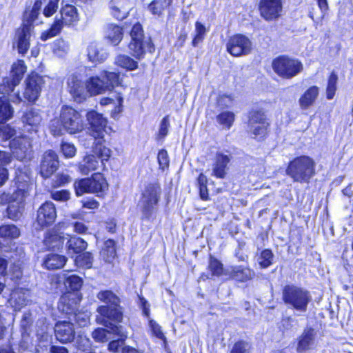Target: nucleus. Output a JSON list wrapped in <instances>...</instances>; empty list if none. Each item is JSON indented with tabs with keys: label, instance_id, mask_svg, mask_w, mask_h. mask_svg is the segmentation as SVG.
I'll use <instances>...</instances> for the list:
<instances>
[{
	"label": "nucleus",
	"instance_id": "f257e3e1",
	"mask_svg": "<svg viewBox=\"0 0 353 353\" xmlns=\"http://www.w3.org/2000/svg\"><path fill=\"white\" fill-rule=\"evenodd\" d=\"M97 296L101 301L108 305H101L97 308V311L99 315L97 316V322L110 328L112 333L120 336L121 339H125L127 334L123 331L122 326L115 325L112 322L120 323L123 319L119 297L110 290L101 291Z\"/></svg>",
	"mask_w": 353,
	"mask_h": 353
},
{
	"label": "nucleus",
	"instance_id": "f03ea898",
	"mask_svg": "<svg viewBox=\"0 0 353 353\" xmlns=\"http://www.w3.org/2000/svg\"><path fill=\"white\" fill-rule=\"evenodd\" d=\"M315 167L316 163L312 158L302 155L290 161L286 174L294 182L309 183L316 174Z\"/></svg>",
	"mask_w": 353,
	"mask_h": 353
},
{
	"label": "nucleus",
	"instance_id": "7ed1b4c3",
	"mask_svg": "<svg viewBox=\"0 0 353 353\" xmlns=\"http://www.w3.org/2000/svg\"><path fill=\"white\" fill-rule=\"evenodd\" d=\"M282 299L288 307L304 313L312 301L309 291L293 284H288L282 290Z\"/></svg>",
	"mask_w": 353,
	"mask_h": 353
},
{
	"label": "nucleus",
	"instance_id": "20e7f679",
	"mask_svg": "<svg viewBox=\"0 0 353 353\" xmlns=\"http://www.w3.org/2000/svg\"><path fill=\"white\" fill-rule=\"evenodd\" d=\"M130 34L131 41L128 48L131 55L137 59H143L147 52L152 53L154 51L155 48L151 38L144 34L142 26L139 23L133 25Z\"/></svg>",
	"mask_w": 353,
	"mask_h": 353
},
{
	"label": "nucleus",
	"instance_id": "39448f33",
	"mask_svg": "<svg viewBox=\"0 0 353 353\" xmlns=\"http://www.w3.org/2000/svg\"><path fill=\"white\" fill-rule=\"evenodd\" d=\"M119 84V74L113 72L103 71L99 75L86 79L88 95H97L110 90Z\"/></svg>",
	"mask_w": 353,
	"mask_h": 353
},
{
	"label": "nucleus",
	"instance_id": "423d86ee",
	"mask_svg": "<svg viewBox=\"0 0 353 353\" xmlns=\"http://www.w3.org/2000/svg\"><path fill=\"white\" fill-rule=\"evenodd\" d=\"M160 195L161 188L158 185L149 184L145 187L140 201L144 219H149L156 212Z\"/></svg>",
	"mask_w": 353,
	"mask_h": 353
},
{
	"label": "nucleus",
	"instance_id": "0eeeda50",
	"mask_svg": "<svg viewBox=\"0 0 353 353\" xmlns=\"http://www.w3.org/2000/svg\"><path fill=\"white\" fill-rule=\"evenodd\" d=\"M274 71L280 77L285 79H291L303 70V65L297 59L287 56H280L272 62Z\"/></svg>",
	"mask_w": 353,
	"mask_h": 353
},
{
	"label": "nucleus",
	"instance_id": "6e6552de",
	"mask_svg": "<svg viewBox=\"0 0 353 353\" xmlns=\"http://www.w3.org/2000/svg\"><path fill=\"white\" fill-rule=\"evenodd\" d=\"M59 120L63 128L70 134L79 132L83 128L79 112L68 105L61 108Z\"/></svg>",
	"mask_w": 353,
	"mask_h": 353
},
{
	"label": "nucleus",
	"instance_id": "1a4fd4ad",
	"mask_svg": "<svg viewBox=\"0 0 353 353\" xmlns=\"http://www.w3.org/2000/svg\"><path fill=\"white\" fill-rule=\"evenodd\" d=\"M67 89L77 103H81L89 97L86 80L80 73L74 72L68 76Z\"/></svg>",
	"mask_w": 353,
	"mask_h": 353
},
{
	"label": "nucleus",
	"instance_id": "9d476101",
	"mask_svg": "<svg viewBox=\"0 0 353 353\" xmlns=\"http://www.w3.org/2000/svg\"><path fill=\"white\" fill-rule=\"evenodd\" d=\"M26 71V66L23 60H18L12 65L10 77L3 79L0 84V92L3 94H10L14 90V87L19 84Z\"/></svg>",
	"mask_w": 353,
	"mask_h": 353
},
{
	"label": "nucleus",
	"instance_id": "9b49d317",
	"mask_svg": "<svg viewBox=\"0 0 353 353\" xmlns=\"http://www.w3.org/2000/svg\"><path fill=\"white\" fill-rule=\"evenodd\" d=\"M226 48L227 51L234 57L245 56L251 52L252 43L248 37L236 34L229 38Z\"/></svg>",
	"mask_w": 353,
	"mask_h": 353
},
{
	"label": "nucleus",
	"instance_id": "f8f14e48",
	"mask_svg": "<svg viewBox=\"0 0 353 353\" xmlns=\"http://www.w3.org/2000/svg\"><path fill=\"white\" fill-rule=\"evenodd\" d=\"M260 15L266 21L279 19L283 12L282 0H260L259 4Z\"/></svg>",
	"mask_w": 353,
	"mask_h": 353
},
{
	"label": "nucleus",
	"instance_id": "ddd939ff",
	"mask_svg": "<svg viewBox=\"0 0 353 353\" xmlns=\"http://www.w3.org/2000/svg\"><path fill=\"white\" fill-rule=\"evenodd\" d=\"M43 78L37 74H31L26 80V88L23 93L25 100L30 102L36 101L41 93Z\"/></svg>",
	"mask_w": 353,
	"mask_h": 353
},
{
	"label": "nucleus",
	"instance_id": "4468645a",
	"mask_svg": "<svg viewBox=\"0 0 353 353\" xmlns=\"http://www.w3.org/2000/svg\"><path fill=\"white\" fill-rule=\"evenodd\" d=\"M59 161L57 154L52 150L46 151L41 156L39 173L45 179L51 176L59 168Z\"/></svg>",
	"mask_w": 353,
	"mask_h": 353
},
{
	"label": "nucleus",
	"instance_id": "2eb2a0df",
	"mask_svg": "<svg viewBox=\"0 0 353 353\" xmlns=\"http://www.w3.org/2000/svg\"><path fill=\"white\" fill-rule=\"evenodd\" d=\"M248 126L255 137L265 136L269 126L265 113L261 110L252 111L249 115Z\"/></svg>",
	"mask_w": 353,
	"mask_h": 353
},
{
	"label": "nucleus",
	"instance_id": "dca6fc26",
	"mask_svg": "<svg viewBox=\"0 0 353 353\" xmlns=\"http://www.w3.org/2000/svg\"><path fill=\"white\" fill-rule=\"evenodd\" d=\"M34 26L21 24L15 31L14 43L17 44L18 52L26 54L30 48V41L33 32Z\"/></svg>",
	"mask_w": 353,
	"mask_h": 353
},
{
	"label": "nucleus",
	"instance_id": "f3484780",
	"mask_svg": "<svg viewBox=\"0 0 353 353\" xmlns=\"http://www.w3.org/2000/svg\"><path fill=\"white\" fill-rule=\"evenodd\" d=\"M57 218L54 204L51 201L43 203L37 210V222L41 227L52 225Z\"/></svg>",
	"mask_w": 353,
	"mask_h": 353
},
{
	"label": "nucleus",
	"instance_id": "a211bd4d",
	"mask_svg": "<svg viewBox=\"0 0 353 353\" xmlns=\"http://www.w3.org/2000/svg\"><path fill=\"white\" fill-rule=\"evenodd\" d=\"M317 331L312 327H305L298 338L296 351L299 353L313 350L316 346Z\"/></svg>",
	"mask_w": 353,
	"mask_h": 353
},
{
	"label": "nucleus",
	"instance_id": "6ab92c4d",
	"mask_svg": "<svg viewBox=\"0 0 353 353\" xmlns=\"http://www.w3.org/2000/svg\"><path fill=\"white\" fill-rule=\"evenodd\" d=\"M54 335L56 339L62 343L73 341L75 336L73 323L68 321H57L54 325Z\"/></svg>",
	"mask_w": 353,
	"mask_h": 353
},
{
	"label": "nucleus",
	"instance_id": "aec40b11",
	"mask_svg": "<svg viewBox=\"0 0 353 353\" xmlns=\"http://www.w3.org/2000/svg\"><path fill=\"white\" fill-rule=\"evenodd\" d=\"M10 148L17 159L23 160L31 152L30 142L28 138L19 137L10 141Z\"/></svg>",
	"mask_w": 353,
	"mask_h": 353
},
{
	"label": "nucleus",
	"instance_id": "412c9836",
	"mask_svg": "<svg viewBox=\"0 0 353 353\" xmlns=\"http://www.w3.org/2000/svg\"><path fill=\"white\" fill-rule=\"evenodd\" d=\"M87 120L90 125L92 135L94 138L102 137L107 125V120L103 117L102 114L95 111L88 112L87 113Z\"/></svg>",
	"mask_w": 353,
	"mask_h": 353
},
{
	"label": "nucleus",
	"instance_id": "4be33fe9",
	"mask_svg": "<svg viewBox=\"0 0 353 353\" xmlns=\"http://www.w3.org/2000/svg\"><path fill=\"white\" fill-rule=\"evenodd\" d=\"M110 14L118 20L125 19L130 9L128 0H111L109 3Z\"/></svg>",
	"mask_w": 353,
	"mask_h": 353
},
{
	"label": "nucleus",
	"instance_id": "5701e85b",
	"mask_svg": "<svg viewBox=\"0 0 353 353\" xmlns=\"http://www.w3.org/2000/svg\"><path fill=\"white\" fill-rule=\"evenodd\" d=\"M225 275L239 282H246L252 279L255 275L254 272L250 268L243 265H235Z\"/></svg>",
	"mask_w": 353,
	"mask_h": 353
},
{
	"label": "nucleus",
	"instance_id": "b1692460",
	"mask_svg": "<svg viewBox=\"0 0 353 353\" xmlns=\"http://www.w3.org/2000/svg\"><path fill=\"white\" fill-rule=\"evenodd\" d=\"M319 94V88L316 85L307 89L299 99V104L302 110H307L316 102Z\"/></svg>",
	"mask_w": 353,
	"mask_h": 353
},
{
	"label": "nucleus",
	"instance_id": "393cba45",
	"mask_svg": "<svg viewBox=\"0 0 353 353\" xmlns=\"http://www.w3.org/2000/svg\"><path fill=\"white\" fill-rule=\"evenodd\" d=\"M230 161L228 155L219 152L216 154L212 166V175L219 179H224L226 175L227 165Z\"/></svg>",
	"mask_w": 353,
	"mask_h": 353
},
{
	"label": "nucleus",
	"instance_id": "a878e982",
	"mask_svg": "<svg viewBox=\"0 0 353 353\" xmlns=\"http://www.w3.org/2000/svg\"><path fill=\"white\" fill-rule=\"evenodd\" d=\"M29 291L23 288L14 289L10 295V303L15 310H20L28 301Z\"/></svg>",
	"mask_w": 353,
	"mask_h": 353
},
{
	"label": "nucleus",
	"instance_id": "bb28decb",
	"mask_svg": "<svg viewBox=\"0 0 353 353\" xmlns=\"http://www.w3.org/2000/svg\"><path fill=\"white\" fill-rule=\"evenodd\" d=\"M88 58L92 63L103 62L108 57V53L101 48L96 43H91L88 47Z\"/></svg>",
	"mask_w": 353,
	"mask_h": 353
},
{
	"label": "nucleus",
	"instance_id": "cd10ccee",
	"mask_svg": "<svg viewBox=\"0 0 353 353\" xmlns=\"http://www.w3.org/2000/svg\"><path fill=\"white\" fill-rule=\"evenodd\" d=\"M21 119L24 124L32 128L31 130H36L42 121V117L39 110L30 108L24 112Z\"/></svg>",
	"mask_w": 353,
	"mask_h": 353
},
{
	"label": "nucleus",
	"instance_id": "c85d7f7f",
	"mask_svg": "<svg viewBox=\"0 0 353 353\" xmlns=\"http://www.w3.org/2000/svg\"><path fill=\"white\" fill-rule=\"evenodd\" d=\"M58 308L62 312L73 316L77 310L75 299L70 298L69 294L62 296L59 299Z\"/></svg>",
	"mask_w": 353,
	"mask_h": 353
},
{
	"label": "nucleus",
	"instance_id": "c756f323",
	"mask_svg": "<svg viewBox=\"0 0 353 353\" xmlns=\"http://www.w3.org/2000/svg\"><path fill=\"white\" fill-rule=\"evenodd\" d=\"M99 167L98 158L93 154H88L83 157L79 163V170L83 174H88L90 172L96 170Z\"/></svg>",
	"mask_w": 353,
	"mask_h": 353
},
{
	"label": "nucleus",
	"instance_id": "7c9ffc66",
	"mask_svg": "<svg viewBox=\"0 0 353 353\" xmlns=\"http://www.w3.org/2000/svg\"><path fill=\"white\" fill-rule=\"evenodd\" d=\"M24 201L12 200L6 209V216L12 221L19 220L23 214Z\"/></svg>",
	"mask_w": 353,
	"mask_h": 353
},
{
	"label": "nucleus",
	"instance_id": "2f4dec72",
	"mask_svg": "<svg viewBox=\"0 0 353 353\" xmlns=\"http://www.w3.org/2000/svg\"><path fill=\"white\" fill-rule=\"evenodd\" d=\"M59 19L62 21L65 26H70L77 22L79 20L77 8L72 5L65 6L61 10V18Z\"/></svg>",
	"mask_w": 353,
	"mask_h": 353
},
{
	"label": "nucleus",
	"instance_id": "473e14b6",
	"mask_svg": "<svg viewBox=\"0 0 353 353\" xmlns=\"http://www.w3.org/2000/svg\"><path fill=\"white\" fill-rule=\"evenodd\" d=\"M89 179L91 182L90 193L103 192L108 189V183L102 174L94 173Z\"/></svg>",
	"mask_w": 353,
	"mask_h": 353
},
{
	"label": "nucleus",
	"instance_id": "72a5a7b5",
	"mask_svg": "<svg viewBox=\"0 0 353 353\" xmlns=\"http://www.w3.org/2000/svg\"><path fill=\"white\" fill-rule=\"evenodd\" d=\"M105 37L114 46L118 45L123 38L122 28L114 24H108L105 27Z\"/></svg>",
	"mask_w": 353,
	"mask_h": 353
},
{
	"label": "nucleus",
	"instance_id": "f704fd0d",
	"mask_svg": "<svg viewBox=\"0 0 353 353\" xmlns=\"http://www.w3.org/2000/svg\"><path fill=\"white\" fill-rule=\"evenodd\" d=\"M66 260L67 259L64 256L57 254H50L46 258L44 265L48 270L59 269L63 267Z\"/></svg>",
	"mask_w": 353,
	"mask_h": 353
},
{
	"label": "nucleus",
	"instance_id": "c9c22d12",
	"mask_svg": "<svg viewBox=\"0 0 353 353\" xmlns=\"http://www.w3.org/2000/svg\"><path fill=\"white\" fill-rule=\"evenodd\" d=\"M66 246L68 253L78 254L85 250L88 243L81 238L72 236L67 241Z\"/></svg>",
	"mask_w": 353,
	"mask_h": 353
},
{
	"label": "nucleus",
	"instance_id": "e433bc0d",
	"mask_svg": "<svg viewBox=\"0 0 353 353\" xmlns=\"http://www.w3.org/2000/svg\"><path fill=\"white\" fill-rule=\"evenodd\" d=\"M42 6L41 0H36L31 10H26L23 14V24L33 26V22L37 19L40 14Z\"/></svg>",
	"mask_w": 353,
	"mask_h": 353
},
{
	"label": "nucleus",
	"instance_id": "4c0bfd02",
	"mask_svg": "<svg viewBox=\"0 0 353 353\" xmlns=\"http://www.w3.org/2000/svg\"><path fill=\"white\" fill-rule=\"evenodd\" d=\"M14 110L8 99L3 96L0 97V122L5 123L13 117Z\"/></svg>",
	"mask_w": 353,
	"mask_h": 353
},
{
	"label": "nucleus",
	"instance_id": "58836bf2",
	"mask_svg": "<svg viewBox=\"0 0 353 353\" xmlns=\"http://www.w3.org/2000/svg\"><path fill=\"white\" fill-rule=\"evenodd\" d=\"M116 256L115 243L109 239L104 243L101 251V256L106 263H112Z\"/></svg>",
	"mask_w": 353,
	"mask_h": 353
},
{
	"label": "nucleus",
	"instance_id": "ea45409f",
	"mask_svg": "<svg viewBox=\"0 0 353 353\" xmlns=\"http://www.w3.org/2000/svg\"><path fill=\"white\" fill-rule=\"evenodd\" d=\"M17 190L12 194V199L24 201L25 198L29 194L30 184L28 181H19L16 183Z\"/></svg>",
	"mask_w": 353,
	"mask_h": 353
},
{
	"label": "nucleus",
	"instance_id": "a19ab883",
	"mask_svg": "<svg viewBox=\"0 0 353 353\" xmlns=\"http://www.w3.org/2000/svg\"><path fill=\"white\" fill-rule=\"evenodd\" d=\"M115 63L129 70L137 68L138 63L128 55L119 54L115 58Z\"/></svg>",
	"mask_w": 353,
	"mask_h": 353
},
{
	"label": "nucleus",
	"instance_id": "79ce46f5",
	"mask_svg": "<svg viewBox=\"0 0 353 353\" xmlns=\"http://www.w3.org/2000/svg\"><path fill=\"white\" fill-rule=\"evenodd\" d=\"M65 24L62 21L56 17L54 22L50 28L41 34V39L42 41H46L49 38L54 37L59 34Z\"/></svg>",
	"mask_w": 353,
	"mask_h": 353
},
{
	"label": "nucleus",
	"instance_id": "37998d69",
	"mask_svg": "<svg viewBox=\"0 0 353 353\" xmlns=\"http://www.w3.org/2000/svg\"><path fill=\"white\" fill-rule=\"evenodd\" d=\"M20 235L19 229L13 224L0 226V237L4 239H16Z\"/></svg>",
	"mask_w": 353,
	"mask_h": 353
},
{
	"label": "nucleus",
	"instance_id": "c03bdc74",
	"mask_svg": "<svg viewBox=\"0 0 353 353\" xmlns=\"http://www.w3.org/2000/svg\"><path fill=\"white\" fill-rule=\"evenodd\" d=\"M94 258L91 252H85L78 255L75 259V264L80 268L90 269L92 267Z\"/></svg>",
	"mask_w": 353,
	"mask_h": 353
},
{
	"label": "nucleus",
	"instance_id": "a18cd8bd",
	"mask_svg": "<svg viewBox=\"0 0 353 353\" xmlns=\"http://www.w3.org/2000/svg\"><path fill=\"white\" fill-rule=\"evenodd\" d=\"M171 2L172 0H154L150 3L148 8L152 14L160 15Z\"/></svg>",
	"mask_w": 353,
	"mask_h": 353
},
{
	"label": "nucleus",
	"instance_id": "49530a36",
	"mask_svg": "<svg viewBox=\"0 0 353 353\" xmlns=\"http://www.w3.org/2000/svg\"><path fill=\"white\" fill-rule=\"evenodd\" d=\"M74 346L81 352H85L90 350L92 343L89 338L83 334H79L74 339Z\"/></svg>",
	"mask_w": 353,
	"mask_h": 353
},
{
	"label": "nucleus",
	"instance_id": "de8ad7c7",
	"mask_svg": "<svg viewBox=\"0 0 353 353\" xmlns=\"http://www.w3.org/2000/svg\"><path fill=\"white\" fill-rule=\"evenodd\" d=\"M208 268L214 276H220L222 274L228 273V270H223L222 263L212 256L210 257Z\"/></svg>",
	"mask_w": 353,
	"mask_h": 353
},
{
	"label": "nucleus",
	"instance_id": "09e8293b",
	"mask_svg": "<svg viewBox=\"0 0 353 353\" xmlns=\"http://www.w3.org/2000/svg\"><path fill=\"white\" fill-rule=\"evenodd\" d=\"M91 182L89 178L77 180L74 183V188L77 196H79L85 193H90Z\"/></svg>",
	"mask_w": 353,
	"mask_h": 353
},
{
	"label": "nucleus",
	"instance_id": "8fccbe9b",
	"mask_svg": "<svg viewBox=\"0 0 353 353\" xmlns=\"http://www.w3.org/2000/svg\"><path fill=\"white\" fill-rule=\"evenodd\" d=\"M43 242L48 249H59L63 244V239L58 234H50L45 237Z\"/></svg>",
	"mask_w": 353,
	"mask_h": 353
},
{
	"label": "nucleus",
	"instance_id": "3c124183",
	"mask_svg": "<svg viewBox=\"0 0 353 353\" xmlns=\"http://www.w3.org/2000/svg\"><path fill=\"white\" fill-rule=\"evenodd\" d=\"M274 254L272 250L265 249L261 252L258 258V262L261 268H267L272 264Z\"/></svg>",
	"mask_w": 353,
	"mask_h": 353
},
{
	"label": "nucleus",
	"instance_id": "603ef678",
	"mask_svg": "<svg viewBox=\"0 0 353 353\" xmlns=\"http://www.w3.org/2000/svg\"><path fill=\"white\" fill-rule=\"evenodd\" d=\"M216 120L223 128L229 129L234 121V114L229 111L223 112L216 117Z\"/></svg>",
	"mask_w": 353,
	"mask_h": 353
},
{
	"label": "nucleus",
	"instance_id": "864d4df0",
	"mask_svg": "<svg viewBox=\"0 0 353 353\" xmlns=\"http://www.w3.org/2000/svg\"><path fill=\"white\" fill-rule=\"evenodd\" d=\"M337 81V75L334 72H332L329 77L326 89V97L329 100L332 99L335 95Z\"/></svg>",
	"mask_w": 353,
	"mask_h": 353
},
{
	"label": "nucleus",
	"instance_id": "5fc2aeb1",
	"mask_svg": "<svg viewBox=\"0 0 353 353\" xmlns=\"http://www.w3.org/2000/svg\"><path fill=\"white\" fill-rule=\"evenodd\" d=\"M21 257L18 259H15L13 255H11L10 260L12 263V266L10 267V272L12 274V279L18 280L22 276V271L21 269Z\"/></svg>",
	"mask_w": 353,
	"mask_h": 353
},
{
	"label": "nucleus",
	"instance_id": "6e6d98bb",
	"mask_svg": "<svg viewBox=\"0 0 353 353\" xmlns=\"http://www.w3.org/2000/svg\"><path fill=\"white\" fill-rule=\"evenodd\" d=\"M16 134V130L9 125L0 122V140L6 141Z\"/></svg>",
	"mask_w": 353,
	"mask_h": 353
},
{
	"label": "nucleus",
	"instance_id": "4d7b16f0",
	"mask_svg": "<svg viewBox=\"0 0 353 353\" xmlns=\"http://www.w3.org/2000/svg\"><path fill=\"white\" fill-rule=\"evenodd\" d=\"M170 127L169 116L164 117L160 122L159 131L157 135V140L163 139L168 134Z\"/></svg>",
	"mask_w": 353,
	"mask_h": 353
},
{
	"label": "nucleus",
	"instance_id": "13d9d810",
	"mask_svg": "<svg viewBox=\"0 0 353 353\" xmlns=\"http://www.w3.org/2000/svg\"><path fill=\"white\" fill-rule=\"evenodd\" d=\"M83 284L81 277L77 275H70L68 276L65 281V285L72 291L79 290Z\"/></svg>",
	"mask_w": 353,
	"mask_h": 353
},
{
	"label": "nucleus",
	"instance_id": "bf43d9fd",
	"mask_svg": "<svg viewBox=\"0 0 353 353\" xmlns=\"http://www.w3.org/2000/svg\"><path fill=\"white\" fill-rule=\"evenodd\" d=\"M94 153L97 155V157L98 159H101V162L108 161L111 156V150L108 148L99 143L96 145Z\"/></svg>",
	"mask_w": 353,
	"mask_h": 353
},
{
	"label": "nucleus",
	"instance_id": "052dcab7",
	"mask_svg": "<svg viewBox=\"0 0 353 353\" xmlns=\"http://www.w3.org/2000/svg\"><path fill=\"white\" fill-rule=\"evenodd\" d=\"M251 345L245 341H239L236 342L230 353H250Z\"/></svg>",
	"mask_w": 353,
	"mask_h": 353
},
{
	"label": "nucleus",
	"instance_id": "680f3d73",
	"mask_svg": "<svg viewBox=\"0 0 353 353\" xmlns=\"http://www.w3.org/2000/svg\"><path fill=\"white\" fill-rule=\"evenodd\" d=\"M196 35L192 40V45L196 46L199 43L203 41L206 30L205 26L200 22L195 24Z\"/></svg>",
	"mask_w": 353,
	"mask_h": 353
},
{
	"label": "nucleus",
	"instance_id": "e2e57ef3",
	"mask_svg": "<svg viewBox=\"0 0 353 353\" xmlns=\"http://www.w3.org/2000/svg\"><path fill=\"white\" fill-rule=\"evenodd\" d=\"M51 197L57 201L65 202L70 198V192L66 190H54L51 192Z\"/></svg>",
	"mask_w": 353,
	"mask_h": 353
},
{
	"label": "nucleus",
	"instance_id": "0e129e2a",
	"mask_svg": "<svg viewBox=\"0 0 353 353\" xmlns=\"http://www.w3.org/2000/svg\"><path fill=\"white\" fill-rule=\"evenodd\" d=\"M61 150L65 158H72L76 154L77 149L75 146L70 143L62 142Z\"/></svg>",
	"mask_w": 353,
	"mask_h": 353
},
{
	"label": "nucleus",
	"instance_id": "69168bd1",
	"mask_svg": "<svg viewBox=\"0 0 353 353\" xmlns=\"http://www.w3.org/2000/svg\"><path fill=\"white\" fill-rule=\"evenodd\" d=\"M157 159H158L159 168L161 170H164L165 168H168L170 160H169L168 152L165 150L162 149L159 152L158 156H157Z\"/></svg>",
	"mask_w": 353,
	"mask_h": 353
},
{
	"label": "nucleus",
	"instance_id": "338daca9",
	"mask_svg": "<svg viewBox=\"0 0 353 353\" xmlns=\"http://www.w3.org/2000/svg\"><path fill=\"white\" fill-rule=\"evenodd\" d=\"M149 325L154 336L161 340L165 341L166 338L161 331V326L155 321L150 319L149 321Z\"/></svg>",
	"mask_w": 353,
	"mask_h": 353
},
{
	"label": "nucleus",
	"instance_id": "774afa93",
	"mask_svg": "<svg viewBox=\"0 0 353 353\" xmlns=\"http://www.w3.org/2000/svg\"><path fill=\"white\" fill-rule=\"evenodd\" d=\"M110 332L104 329L99 327L92 332V336L97 342H104L108 340V334Z\"/></svg>",
	"mask_w": 353,
	"mask_h": 353
}]
</instances>
